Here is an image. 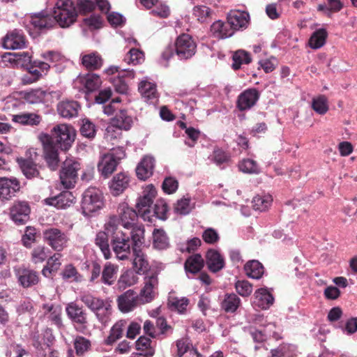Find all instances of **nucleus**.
<instances>
[{
    "instance_id": "obj_12",
    "label": "nucleus",
    "mask_w": 357,
    "mask_h": 357,
    "mask_svg": "<svg viewBox=\"0 0 357 357\" xmlns=\"http://www.w3.org/2000/svg\"><path fill=\"white\" fill-rule=\"evenodd\" d=\"M81 169V164L76 160L67 159L63 162L60 171V179L61 184L66 188H71L75 186L77 180V172Z\"/></svg>"
},
{
    "instance_id": "obj_52",
    "label": "nucleus",
    "mask_w": 357,
    "mask_h": 357,
    "mask_svg": "<svg viewBox=\"0 0 357 357\" xmlns=\"http://www.w3.org/2000/svg\"><path fill=\"white\" fill-rule=\"evenodd\" d=\"M239 170L246 174H258L260 173L261 169L257 162L250 158L243 159L238 163Z\"/></svg>"
},
{
    "instance_id": "obj_39",
    "label": "nucleus",
    "mask_w": 357,
    "mask_h": 357,
    "mask_svg": "<svg viewBox=\"0 0 357 357\" xmlns=\"http://www.w3.org/2000/svg\"><path fill=\"white\" fill-rule=\"evenodd\" d=\"M118 270L117 265L110 262L106 263L102 271L101 282L108 286L112 285L116 279Z\"/></svg>"
},
{
    "instance_id": "obj_15",
    "label": "nucleus",
    "mask_w": 357,
    "mask_h": 357,
    "mask_svg": "<svg viewBox=\"0 0 357 357\" xmlns=\"http://www.w3.org/2000/svg\"><path fill=\"white\" fill-rule=\"evenodd\" d=\"M260 93L255 88H250L241 92L236 100V107L241 112L250 109L259 100Z\"/></svg>"
},
{
    "instance_id": "obj_36",
    "label": "nucleus",
    "mask_w": 357,
    "mask_h": 357,
    "mask_svg": "<svg viewBox=\"0 0 357 357\" xmlns=\"http://www.w3.org/2000/svg\"><path fill=\"white\" fill-rule=\"evenodd\" d=\"M111 122L120 129L129 130L133 123L132 118L126 109H120L111 119Z\"/></svg>"
},
{
    "instance_id": "obj_8",
    "label": "nucleus",
    "mask_w": 357,
    "mask_h": 357,
    "mask_svg": "<svg viewBox=\"0 0 357 357\" xmlns=\"http://www.w3.org/2000/svg\"><path fill=\"white\" fill-rule=\"evenodd\" d=\"M66 312L77 331L84 333L87 331V313L82 306L76 302H70L66 306Z\"/></svg>"
},
{
    "instance_id": "obj_54",
    "label": "nucleus",
    "mask_w": 357,
    "mask_h": 357,
    "mask_svg": "<svg viewBox=\"0 0 357 357\" xmlns=\"http://www.w3.org/2000/svg\"><path fill=\"white\" fill-rule=\"evenodd\" d=\"M126 322L119 321L116 322L111 328L110 334L105 340V343L108 345L112 344L116 340L122 337Z\"/></svg>"
},
{
    "instance_id": "obj_24",
    "label": "nucleus",
    "mask_w": 357,
    "mask_h": 357,
    "mask_svg": "<svg viewBox=\"0 0 357 357\" xmlns=\"http://www.w3.org/2000/svg\"><path fill=\"white\" fill-rule=\"evenodd\" d=\"M110 241L111 234L105 229L103 231H99L96 235L95 244L99 248L105 259H109L112 256Z\"/></svg>"
},
{
    "instance_id": "obj_27",
    "label": "nucleus",
    "mask_w": 357,
    "mask_h": 357,
    "mask_svg": "<svg viewBox=\"0 0 357 357\" xmlns=\"http://www.w3.org/2000/svg\"><path fill=\"white\" fill-rule=\"evenodd\" d=\"M44 315L52 324L60 328L63 326L62 323V308L59 305L44 304L43 305Z\"/></svg>"
},
{
    "instance_id": "obj_26",
    "label": "nucleus",
    "mask_w": 357,
    "mask_h": 357,
    "mask_svg": "<svg viewBox=\"0 0 357 357\" xmlns=\"http://www.w3.org/2000/svg\"><path fill=\"white\" fill-rule=\"evenodd\" d=\"M18 282L24 288H29L39 282L38 272L29 268H20L17 273Z\"/></svg>"
},
{
    "instance_id": "obj_14",
    "label": "nucleus",
    "mask_w": 357,
    "mask_h": 357,
    "mask_svg": "<svg viewBox=\"0 0 357 357\" xmlns=\"http://www.w3.org/2000/svg\"><path fill=\"white\" fill-rule=\"evenodd\" d=\"M20 188V183L15 177H0V202L10 200Z\"/></svg>"
},
{
    "instance_id": "obj_6",
    "label": "nucleus",
    "mask_w": 357,
    "mask_h": 357,
    "mask_svg": "<svg viewBox=\"0 0 357 357\" xmlns=\"http://www.w3.org/2000/svg\"><path fill=\"white\" fill-rule=\"evenodd\" d=\"M144 241V229H137L135 231H134L132 266L139 274L146 272L149 266L146 255L141 248Z\"/></svg>"
},
{
    "instance_id": "obj_51",
    "label": "nucleus",
    "mask_w": 357,
    "mask_h": 357,
    "mask_svg": "<svg viewBox=\"0 0 357 357\" xmlns=\"http://www.w3.org/2000/svg\"><path fill=\"white\" fill-rule=\"evenodd\" d=\"M47 93L41 89H33L24 93V98L25 100L30 104H37L43 102Z\"/></svg>"
},
{
    "instance_id": "obj_56",
    "label": "nucleus",
    "mask_w": 357,
    "mask_h": 357,
    "mask_svg": "<svg viewBox=\"0 0 357 357\" xmlns=\"http://www.w3.org/2000/svg\"><path fill=\"white\" fill-rule=\"evenodd\" d=\"M168 210L167 204L165 200H158L152 209L151 218L155 216L158 219L165 220L167 218Z\"/></svg>"
},
{
    "instance_id": "obj_42",
    "label": "nucleus",
    "mask_w": 357,
    "mask_h": 357,
    "mask_svg": "<svg viewBox=\"0 0 357 357\" xmlns=\"http://www.w3.org/2000/svg\"><path fill=\"white\" fill-rule=\"evenodd\" d=\"M61 255L55 253L51 257H48L47 259V264L42 270V274L46 277H50L52 272L57 271L61 265Z\"/></svg>"
},
{
    "instance_id": "obj_25",
    "label": "nucleus",
    "mask_w": 357,
    "mask_h": 357,
    "mask_svg": "<svg viewBox=\"0 0 357 357\" xmlns=\"http://www.w3.org/2000/svg\"><path fill=\"white\" fill-rule=\"evenodd\" d=\"M80 109V105L75 100H63L57 105L59 114L66 119L77 117Z\"/></svg>"
},
{
    "instance_id": "obj_4",
    "label": "nucleus",
    "mask_w": 357,
    "mask_h": 357,
    "mask_svg": "<svg viewBox=\"0 0 357 357\" xmlns=\"http://www.w3.org/2000/svg\"><path fill=\"white\" fill-rule=\"evenodd\" d=\"M80 301L93 312L98 320L102 324H107L112 314L111 302L107 299H102L89 292L82 293Z\"/></svg>"
},
{
    "instance_id": "obj_43",
    "label": "nucleus",
    "mask_w": 357,
    "mask_h": 357,
    "mask_svg": "<svg viewBox=\"0 0 357 357\" xmlns=\"http://www.w3.org/2000/svg\"><path fill=\"white\" fill-rule=\"evenodd\" d=\"M244 270L249 278L259 279L264 274V266L257 260H250L244 266Z\"/></svg>"
},
{
    "instance_id": "obj_37",
    "label": "nucleus",
    "mask_w": 357,
    "mask_h": 357,
    "mask_svg": "<svg viewBox=\"0 0 357 357\" xmlns=\"http://www.w3.org/2000/svg\"><path fill=\"white\" fill-rule=\"evenodd\" d=\"M77 80L84 86L87 92L96 91L102 84L100 76L93 73L79 77Z\"/></svg>"
},
{
    "instance_id": "obj_45",
    "label": "nucleus",
    "mask_w": 357,
    "mask_h": 357,
    "mask_svg": "<svg viewBox=\"0 0 357 357\" xmlns=\"http://www.w3.org/2000/svg\"><path fill=\"white\" fill-rule=\"evenodd\" d=\"M186 272L197 273L201 271L204 266V259L199 254L189 257L184 264Z\"/></svg>"
},
{
    "instance_id": "obj_41",
    "label": "nucleus",
    "mask_w": 357,
    "mask_h": 357,
    "mask_svg": "<svg viewBox=\"0 0 357 357\" xmlns=\"http://www.w3.org/2000/svg\"><path fill=\"white\" fill-rule=\"evenodd\" d=\"M153 246L158 250L169 248V241L166 232L162 229H154L153 231Z\"/></svg>"
},
{
    "instance_id": "obj_62",
    "label": "nucleus",
    "mask_w": 357,
    "mask_h": 357,
    "mask_svg": "<svg viewBox=\"0 0 357 357\" xmlns=\"http://www.w3.org/2000/svg\"><path fill=\"white\" fill-rule=\"evenodd\" d=\"M275 328L274 323H268L265 326L264 331L254 330L250 331V335L253 340L256 342H263L266 338V333H271Z\"/></svg>"
},
{
    "instance_id": "obj_20",
    "label": "nucleus",
    "mask_w": 357,
    "mask_h": 357,
    "mask_svg": "<svg viewBox=\"0 0 357 357\" xmlns=\"http://www.w3.org/2000/svg\"><path fill=\"white\" fill-rule=\"evenodd\" d=\"M227 19L234 33L236 31L247 28L250 15L245 11L231 10L228 13Z\"/></svg>"
},
{
    "instance_id": "obj_19",
    "label": "nucleus",
    "mask_w": 357,
    "mask_h": 357,
    "mask_svg": "<svg viewBox=\"0 0 357 357\" xmlns=\"http://www.w3.org/2000/svg\"><path fill=\"white\" fill-rule=\"evenodd\" d=\"M119 217V224L121 223L124 228H132L137 217L139 216L138 211L130 208L126 204H120L117 210Z\"/></svg>"
},
{
    "instance_id": "obj_16",
    "label": "nucleus",
    "mask_w": 357,
    "mask_h": 357,
    "mask_svg": "<svg viewBox=\"0 0 357 357\" xmlns=\"http://www.w3.org/2000/svg\"><path fill=\"white\" fill-rule=\"evenodd\" d=\"M9 210L11 220L17 225H24L29 220L30 207L26 202H15Z\"/></svg>"
},
{
    "instance_id": "obj_61",
    "label": "nucleus",
    "mask_w": 357,
    "mask_h": 357,
    "mask_svg": "<svg viewBox=\"0 0 357 357\" xmlns=\"http://www.w3.org/2000/svg\"><path fill=\"white\" fill-rule=\"evenodd\" d=\"M80 132L84 137L89 139L94 138L96 133L95 124L88 119H83L80 127Z\"/></svg>"
},
{
    "instance_id": "obj_60",
    "label": "nucleus",
    "mask_w": 357,
    "mask_h": 357,
    "mask_svg": "<svg viewBox=\"0 0 357 357\" xmlns=\"http://www.w3.org/2000/svg\"><path fill=\"white\" fill-rule=\"evenodd\" d=\"M271 202L270 196L257 195L252 199V207L256 211H264L268 208Z\"/></svg>"
},
{
    "instance_id": "obj_18",
    "label": "nucleus",
    "mask_w": 357,
    "mask_h": 357,
    "mask_svg": "<svg viewBox=\"0 0 357 357\" xmlns=\"http://www.w3.org/2000/svg\"><path fill=\"white\" fill-rule=\"evenodd\" d=\"M117 303L120 311L124 313L133 310L137 305L142 304L138 294L132 289H129L119 296L117 298Z\"/></svg>"
},
{
    "instance_id": "obj_29",
    "label": "nucleus",
    "mask_w": 357,
    "mask_h": 357,
    "mask_svg": "<svg viewBox=\"0 0 357 357\" xmlns=\"http://www.w3.org/2000/svg\"><path fill=\"white\" fill-rule=\"evenodd\" d=\"M17 163L23 173L28 179L41 178L37 164L33 161V158H18Z\"/></svg>"
},
{
    "instance_id": "obj_1",
    "label": "nucleus",
    "mask_w": 357,
    "mask_h": 357,
    "mask_svg": "<svg viewBox=\"0 0 357 357\" xmlns=\"http://www.w3.org/2000/svg\"><path fill=\"white\" fill-rule=\"evenodd\" d=\"M119 219L116 215L109 217L105 224L104 229L111 234V251H113L116 258L119 261L130 259L133 251V234L137 229H144L143 226H135L129 234L119 229Z\"/></svg>"
},
{
    "instance_id": "obj_31",
    "label": "nucleus",
    "mask_w": 357,
    "mask_h": 357,
    "mask_svg": "<svg viewBox=\"0 0 357 357\" xmlns=\"http://www.w3.org/2000/svg\"><path fill=\"white\" fill-rule=\"evenodd\" d=\"M155 167V159L151 156H145L136 168L137 177L141 180H146L152 176Z\"/></svg>"
},
{
    "instance_id": "obj_21",
    "label": "nucleus",
    "mask_w": 357,
    "mask_h": 357,
    "mask_svg": "<svg viewBox=\"0 0 357 357\" xmlns=\"http://www.w3.org/2000/svg\"><path fill=\"white\" fill-rule=\"evenodd\" d=\"M75 197L71 192L63 191L56 196L48 197L45 199V204L53 206L58 209L69 207L75 202Z\"/></svg>"
},
{
    "instance_id": "obj_46",
    "label": "nucleus",
    "mask_w": 357,
    "mask_h": 357,
    "mask_svg": "<svg viewBox=\"0 0 357 357\" xmlns=\"http://www.w3.org/2000/svg\"><path fill=\"white\" fill-rule=\"evenodd\" d=\"M342 8L343 3L340 0H327V4H319L317 10L331 17L333 13L339 12Z\"/></svg>"
},
{
    "instance_id": "obj_55",
    "label": "nucleus",
    "mask_w": 357,
    "mask_h": 357,
    "mask_svg": "<svg viewBox=\"0 0 357 357\" xmlns=\"http://www.w3.org/2000/svg\"><path fill=\"white\" fill-rule=\"evenodd\" d=\"M189 304V299L186 297L178 298L175 296H170L168 299V305L172 310H176L179 313L185 312Z\"/></svg>"
},
{
    "instance_id": "obj_22",
    "label": "nucleus",
    "mask_w": 357,
    "mask_h": 357,
    "mask_svg": "<svg viewBox=\"0 0 357 357\" xmlns=\"http://www.w3.org/2000/svg\"><path fill=\"white\" fill-rule=\"evenodd\" d=\"M43 146V158L47 167L52 170L55 171L59 166V158L58 149L45 141H41Z\"/></svg>"
},
{
    "instance_id": "obj_49",
    "label": "nucleus",
    "mask_w": 357,
    "mask_h": 357,
    "mask_svg": "<svg viewBox=\"0 0 357 357\" xmlns=\"http://www.w3.org/2000/svg\"><path fill=\"white\" fill-rule=\"evenodd\" d=\"M135 282L136 279L134 273L132 271L128 270L121 275L116 284V287L119 291H122L128 287L135 284Z\"/></svg>"
},
{
    "instance_id": "obj_5",
    "label": "nucleus",
    "mask_w": 357,
    "mask_h": 357,
    "mask_svg": "<svg viewBox=\"0 0 357 357\" xmlns=\"http://www.w3.org/2000/svg\"><path fill=\"white\" fill-rule=\"evenodd\" d=\"M104 206V197L96 188H89L82 194L81 210L85 217L95 215Z\"/></svg>"
},
{
    "instance_id": "obj_64",
    "label": "nucleus",
    "mask_w": 357,
    "mask_h": 357,
    "mask_svg": "<svg viewBox=\"0 0 357 357\" xmlns=\"http://www.w3.org/2000/svg\"><path fill=\"white\" fill-rule=\"evenodd\" d=\"M144 59V53L135 48L130 50L125 57L126 61L133 65L142 63Z\"/></svg>"
},
{
    "instance_id": "obj_58",
    "label": "nucleus",
    "mask_w": 357,
    "mask_h": 357,
    "mask_svg": "<svg viewBox=\"0 0 357 357\" xmlns=\"http://www.w3.org/2000/svg\"><path fill=\"white\" fill-rule=\"evenodd\" d=\"M312 109L319 114H324L328 110V100L325 96L321 95L312 99Z\"/></svg>"
},
{
    "instance_id": "obj_17",
    "label": "nucleus",
    "mask_w": 357,
    "mask_h": 357,
    "mask_svg": "<svg viewBox=\"0 0 357 357\" xmlns=\"http://www.w3.org/2000/svg\"><path fill=\"white\" fill-rule=\"evenodd\" d=\"M158 286V278L156 273L145 278L144 286L138 295L142 304L150 303L155 296V289Z\"/></svg>"
},
{
    "instance_id": "obj_10",
    "label": "nucleus",
    "mask_w": 357,
    "mask_h": 357,
    "mask_svg": "<svg viewBox=\"0 0 357 357\" xmlns=\"http://www.w3.org/2000/svg\"><path fill=\"white\" fill-rule=\"evenodd\" d=\"M43 236L44 241L56 252H61L67 247L69 241L68 234L56 227L45 229Z\"/></svg>"
},
{
    "instance_id": "obj_32",
    "label": "nucleus",
    "mask_w": 357,
    "mask_h": 357,
    "mask_svg": "<svg viewBox=\"0 0 357 357\" xmlns=\"http://www.w3.org/2000/svg\"><path fill=\"white\" fill-rule=\"evenodd\" d=\"M130 177L126 173L121 172L114 176L109 183V188L114 195H119L129 185Z\"/></svg>"
},
{
    "instance_id": "obj_63",
    "label": "nucleus",
    "mask_w": 357,
    "mask_h": 357,
    "mask_svg": "<svg viewBox=\"0 0 357 357\" xmlns=\"http://www.w3.org/2000/svg\"><path fill=\"white\" fill-rule=\"evenodd\" d=\"M193 15L200 22H204L211 17V10L205 6H197L193 8Z\"/></svg>"
},
{
    "instance_id": "obj_7",
    "label": "nucleus",
    "mask_w": 357,
    "mask_h": 357,
    "mask_svg": "<svg viewBox=\"0 0 357 357\" xmlns=\"http://www.w3.org/2000/svg\"><path fill=\"white\" fill-rule=\"evenodd\" d=\"M53 14L54 22H56L62 28L70 26L77 17L76 9L70 0H58Z\"/></svg>"
},
{
    "instance_id": "obj_11",
    "label": "nucleus",
    "mask_w": 357,
    "mask_h": 357,
    "mask_svg": "<svg viewBox=\"0 0 357 357\" xmlns=\"http://www.w3.org/2000/svg\"><path fill=\"white\" fill-rule=\"evenodd\" d=\"M155 195L156 190L153 185H151L147 186L143 195L137 199L136 208L139 216L145 221L151 222V205Z\"/></svg>"
},
{
    "instance_id": "obj_44",
    "label": "nucleus",
    "mask_w": 357,
    "mask_h": 357,
    "mask_svg": "<svg viewBox=\"0 0 357 357\" xmlns=\"http://www.w3.org/2000/svg\"><path fill=\"white\" fill-rule=\"evenodd\" d=\"M241 303V299L235 294H227L221 303V307L226 312L236 311Z\"/></svg>"
},
{
    "instance_id": "obj_59",
    "label": "nucleus",
    "mask_w": 357,
    "mask_h": 357,
    "mask_svg": "<svg viewBox=\"0 0 357 357\" xmlns=\"http://www.w3.org/2000/svg\"><path fill=\"white\" fill-rule=\"evenodd\" d=\"M91 346L90 340L82 336H77L74 340V347L78 356L83 355L85 352L89 351Z\"/></svg>"
},
{
    "instance_id": "obj_34",
    "label": "nucleus",
    "mask_w": 357,
    "mask_h": 357,
    "mask_svg": "<svg viewBox=\"0 0 357 357\" xmlns=\"http://www.w3.org/2000/svg\"><path fill=\"white\" fill-rule=\"evenodd\" d=\"M138 91L142 96L149 101L150 103H153L158 98V92L156 85L154 83L150 82L147 80H142L138 86Z\"/></svg>"
},
{
    "instance_id": "obj_28",
    "label": "nucleus",
    "mask_w": 357,
    "mask_h": 357,
    "mask_svg": "<svg viewBox=\"0 0 357 357\" xmlns=\"http://www.w3.org/2000/svg\"><path fill=\"white\" fill-rule=\"evenodd\" d=\"M81 63L86 70L93 71L102 66L104 60L98 52H92L81 56Z\"/></svg>"
},
{
    "instance_id": "obj_53",
    "label": "nucleus",
    "mask_w": 357,
    "mask_h": 357,
    "mask_svg": "<svg viewBox=\"0 0 357 357\" xmlns=\"http://www.w3.org/2000/svg\"><path fill=\"white\" fill-rule=\"evenodd\" d=\"M152 341L149 337L141 336L135 342L136 349L144 351V356L151 357L155 354L154 347L151 346Z\"/></svg>"
},
{
    "instance_id": "obj_30",
    "label": "nucleus",
    "mask_w": 357,
    "mask_h": 357,
    "mask_svg": "<svg viewBox=\"0 0 357 357\" xmlns=\"http://www.w3.org/2000/svg\"><path fill=\"white\" fill-rule=\"evenodd\" d=\"M206 261L208 268L213 273H217L225 267V259L217 250H208L206 252Z\"/></svg>"
},
{
    "instance_id": "obj_23",
    "label": "nucleus",
    "mask_w": 357,
    "mask_h": 357,
    "mask_svg": "<svg viewBox=\"0 0 357 357\" xmlns=\"http://www.w3.org/2000/svg\"><path fill=\"white\" fill-rule=\"evenodd\" d=\"M3 45L7 50L22 49L26 45L25 37L20 31L15 29L4 37Z\"/></svg>"
},
{
    "instance_id": "obj_40",
    "label": "nucleus",
    "mask_w": 357,
    "mask_h": 357,
    "mask_svg": "<svg viewBox=\"0 0 357 357\" xmlns=\"http://www.w3.org/2000/svg\"><path fill=\"white\" fill-rule=\"evenodd\" d=\"M13 121L19 123L22 125L38 126L42 121V117L35 113H22L20 114L13 115Z\"/></svg>"
},
{
    "instance_id": "obj_47",
    "label": "nucleus",
    "mask_w": 357,
    "mask_h": 357,
    "mask_svg": "<svg viewBox=\"0 0 357 357\" xmlns=\"http://www.w3.org/2000/svg\"><path fill=\"white\" fill-rule=\"evenodd\" d=\"M50 253V250L45 245H38L31 252V261L34 264L45 261Z\"/></svg>"
},
{
    "instance_id": "obj_9",
    "label": "nucleus",
    "mask_w": 357,
    "mask_h": 357,
    "mask_svg": "<svg viewBox=\"0 0 357 357\" xmlns=\"http://www.w3.org/2000/svg\"><path fill=\"white\" fill-rule=\"evenodd\" d=\"M124 157L125 153L120 149L103 155L98 163V171L104 177H108L116 170L120 160Z\"/></svg>"
},
{
    "instance_id": "obj_13",
    "label": "nucleus",
    "mask_w": 357,
    "mask_h": 357,
    "mask_svg": "<svg viewBox=\"0 0 357 357\" xmlns=\"http://www.w3.org/2000/svg\"><path fill=\"white\" fill-rule=\"evenodd\" d=\"M54 24V20L52 17L45 13H34L29 17H26L24 21V25L27 31L31 35V28L37 31H43L45 29L52 28Z\"/></svg>"
},
{
    "instance_id": "obj_35",
    "label": "nucleus",
    "mask_w": 357,
    "mask_h": 357,
    "mask_svg": "<svg viewBox=\"0 0 357 357\" xmlns=\"http://www.w3.org/2000/svg\"><path fill=\"white\" fill-rule=\"evenodd\" d=\"M213 36L217 38H227L234 35V29L230 27L229 22L224 23L221 20L216 21L211 26Z\"/></svg>"
},
{
    "instance_id": "obj_48",
    "label": "nucleus",
    "mask_w": 357,
    "mask_h": 357,
    "mask_svg": "<svg viewBox=\"0 0 357 357\" xmlns=\"http://www.w3.org/2000/svg\"><path fill=\"white\" fill-rule=\"evenodd\" d=\"M328 33L325 29L315 31L309 40V45L312 49H319L326 43Z\"/></svg>"
},
{
    "instance_id": "obj_57",
    "label": "nucleus",
    "mask_w": 357,
    "mask_h": 357,
    "mask_svg": "<svg viewBox=\"0 0 357 357\" xmlns=\"http://www.w3.org/2000/svg\"><path fill=\"white\" fill-rule=\"evenodd\" d=\"M63 280H71L77 282L82 280V276L71 264L66 265L61 273Z\"/></svg>"
},
{
    "instance_id": "obj_3",
    "label": "nucleus",
    "mask_w": 357,
    "mask_h": 357,
    "mask_svg": "<svg viewBox=\"0 0 357 357\" xmlns=\"http://www.w3.org/2000/svg\"><path fill=\"white\" fill-rule=\"evenodd\" d=\"M197 51V44L191 36L182 33L178 36L174 43V47L167 48L162 56L169 60L174 54L180 60H187L194 56Z\"/></svg>"
},
{
    "instance_id": "obj_2",
    "label": "nucleus",
    "mask_w": 357,
    "mask_h": 357,
    "mask_svg": "<svg viewBox=\"0 0 357 357\" xmlns=\"http://www.w3.org/2000/svg\"><path fill=\"white\" fill-rule=\"evenodd\" d=\"M75 134L73 128L66 124L55 126L50 134H42L40 141H45L63 151H67L71 147L75 140Z\"/></svg>"
},
{
    "instance_id": "obj_33",
    "label": "nucleus",
    "mask_w": 357,
    "mask_h": 357,
    "mask_svg": "<svg viewBox=\"0 0 357 357\" xmlns=\"http://www.w3.org/2000/svg\"><path fill=\"white\" fill-rule=\"evenodd\" d=\"M135 73L132 70H123L119 72L116 77L113 78L112 82L116 92L121 94H126L128 91V85L125 81V78L132 79Z\"/></svg>"
},
{
    "instance_id": "obj_38",
    "label": "nucleus",
    "mask_w": 357,
    "mask_h": 357,
    "mask_svg": "<svg viewBox=\"0 0 357 357\" xmlns=\"http://www.w3.org/2000/svg\"><path fill=\"white\" fill-rule=\"evenodd\" d=\"M255 303L261 309L268 308L274 301L273 295L264 288L257 289L255 293Z\"/></svg>"
},
{
    "instance_id": "obj_50",
    "label": "nucleus",
    "mask_w": 357,
    "mask_h": 357,
    "mask_svg": "<svg viewBox=\"0 0 357 357\" xmlns=\"http://www.w3.org/2000/svg\"><path fill=\"white\" fill-rule=\"evenodd\" d=\"M232 59L234 61L232 68L234 70H238L242 64H248L252 61L250 54L243 50L236 51L233 54Z\"/></svg>"
}]
</instances>
